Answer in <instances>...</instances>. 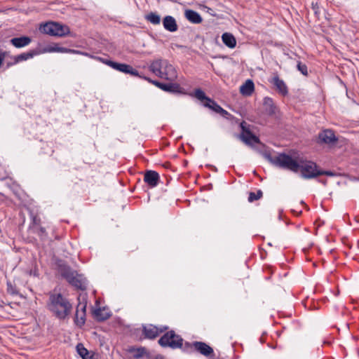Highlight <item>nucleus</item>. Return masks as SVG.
<instances>
[{
    "mask_svg": "<svg viewBox=\"0 0 359 359\" xmlns=\"http://www.w3.org/2000/svg\"><path fill=\"white\" fill-rule=\"evenodd\" d=\"M263 156L273 165L292 171L300 172L302 177L304 179H313L318 177L319 166L311 161H302L299 162L285 153H278L273 156L270 151H264Z\"/></svg>",
    "mask_w": 359,
    "mask_h": 359,
    "instance_id": "nucleus-1",
    "label": "nucleus"
},
{
    "mask_svg": "<svg viewBox=\"0 0 359 359\" xmlns=\"http://www.w3.org/2000/svg\"><path fill=\"white\" fill-rule=\"evenodd\" d=\"M46 308L56 318L65 320L70 315L72 304L62 294L53 291L48 293Z\"/></svg>",
    "mask_w": 359,
    "mask_h": 359,
    "instance_id": "nucleus-2",
    "label": "nucleus"
},
{
    "mask_svg": "<svg viewBox=\"0 0 359 359\" xmlns=\"http://www.w3.org/2000/svg\"><path fill=\"white\" fill-rule=\"evenodd\" d=\"M54 261L55 269L63 279L76 289L86 290V278L82 274L74 270L64 259L55 258Z\"/></svg>",
    "mask_w": 359,
    "mask_h": 359,
    "instance_id": "nucleus-3",
    "label": "nucleus"
},
{
    "mask_svg": "<svg viewBox=\"0 0 359 359\" xmlns=\"http://www.w3.org/2000/svg\"><path fill=\"white\" fill-rule=\"evenodd\" d=\"M158 344L163 348L169 347L172 349L180 348L182 352L191 354L195 351L194 341L184 343V339L176 334L174 330L167 331L158 341Z\"/></svg>",
    "mask_w": 359,
    "mask_h": 359,
    "instance_id": "nucleus-4",
    "label": "nucleus"
},
{
    "mask_svg": "<svg viewBox=\"0 0 359 359\" xmlns=\"http://www.w3.org/2000/svg\"><path fill=\"white\" fill-rule=\"evenodd\" d=\"M150 70L156 76L170 81L177 77V71L166 60H156L149 66Z\"/></svg>",
    "mask_w": 359,
    "mask_h": 359,
    "instance_id": "nucleus-5",
    "label": "nucleus"
},
{
    "mask_svg": "<svg viewBox=\"0 0 359 359\" xmlns=\"http://www.w3.org/2000/svg\"><path fill=\"white\" fill-rule=\"evenodd\" d=\"M39 30L41 33L60 37L70 34V29L67 25L57 22H48L42 24Z\"/></svg>",
    "mask_w": 359,
    "mask_h": 359,
    "instance_id": "nucleus-6",
    "label": "nucleus"
},
{
    "mask_svg": "<svg viewBox=\"0 0 359 359\" xmlns=\"http://www.w3.org/2000/svg\"><path fill=\"white\" fill-rule=\"evenodd\" d=\"M97 60L101 61L102 63L108 65L112 69L118 71L122 73L128 74L131 76H138L140 78H142L143 76L140 74L137 70L134 69L131 65L125 64V63H119L117 62L112 61L107 58L97 57Z\"/></svg>",
    "mask_w": 359,
    "mask_h": 359,
    "instance_id": "nucleus-7",
    "label": "nucleus"
},
{
    "mask_svg": "<svg viewBox=\"0 0 359 359\" xmlns=\"http://www.w3.org/2000/svg\"><path fill=\"white\" fill-rule=\"evenodd\" d=\"M241 133L240 138L241 140L249 146H253L255 144H260L259 138L256 136L250 129L246 126V123L243 121L241 123Z\"/></svg>",
    "mask_w": 359,
    "mask_h": 359,
    "instance_id": "nucleus-8",
    "label": "nucleus"
},
{
    "mask_svg": "<svg viewBox=\"0 0 359 359\" xmlns=\"http://www.w3.org/2000/svg\"><path fill=\"white\" fill-rule=\"evenodd\" d=\"M143 79L145 80H148L149 81L153 83L156 86L158 87L160 89L163 91L172 93H178V94H184V89L180 86L179 83H162L158 81H151L149 79L143 76Z\"/></svg>",
    "mask_w": 359,
    "mask_h": 359,
    "instance_id": "nucleus-9",
    "label": "nucleus"
},
{
    "mask_svg": "<svg viewBox=\"0 0 359 359\" xmlns=\"http://www.w3.org/2000/svg\"><path fill=\"white\" fill-rule=\"evenodd\" d=\"M338 137L331 129H325L320 132L317 136V143L334 146L338 142Z\"/></svg>",
    "mask_w": 359,
    "mask_h": 359,
    "instance_id": "nucleus-10",
    "label": "nucleus"
},
{
    "mask_svg": "<svg viewBox=\"0 0 359 359\" xmlns=\"http://www.w3.org/2000/svg\"><path fill=\"white\" fill-rule=\"evenodd\" d=\"M276 88V91L282 96L285 97L288 95V88L283 80L280 79L277 74L269 81Z\"/></svg>",
    "mask_w": 359,
    "mask_h": 359,
    "instance_id": "nucleus-11",
    "label": "nucleus"
},
{
    "mask_svg": "<svg viewBox=\"0 0 359 359\" xmlns=\"http://www.w3.org/2000/svg\"><path fill=\"white\" fill-rule=\"evenodd\" d=\"M194 346L195 351L205 357L213 358L215 355L213 348L205 342L196 341Z\"/></svg>",
    "mask_w": 359,
    "mask_h": 359,
    "instance_id": "nucleus-12",
    "label": "nucleus"
},
{
    "mask_svg": "<svg viewBox=\"0 0 359 359\" xmlns=\"http://www.w3.org/2000/svg\"><path fill=\"white\" fill-rule=\"evenodd\" d=\"M76 53V54H83L79 50L70 49L65 47H61L58 44L50 45L42 50H41V54L45 53Z\"/></svg>",
    "mask_w": 359,
    "mask_h": 359,
    "instance_id": "nucleus-13",
    "label": "nucleus"
},
{
    "mask_svg": "<svg viewBox=\"0 0 359 359\" xmlns=\"http://www.w3.org/2000/svg\"><path fill=\"white\" fill-rule=\"evenodd\" d=\"M144 181L150 188L156 187L160 182L159 174L154 170H146L144 174Z\"/></svg>",
    "mask_w": 359,
    "mask_h": 359,
    "instance_id": "nucleus-14",
    "label": "nucleus"
},
{
    "mask_svg": "<svg viewBox=\"0 0 359 359\" xmlns=\"http://www.w3.org/2000/svg\"><path fill=\"white\" fill-rule=\"evenodd\" d=\"M263 106L265 114L268 116H272L275 115L278 111V107L271 97H265L263 100Z\"/></svg>",
    "mask_w": 359,
    "mask_h": 359,
    "instance_id": "nucleus-15",
    "label": "nucleus"
},
{
    "mask_svg": "<svg viewBox=\"0 0 359 359\" xmlns=\"http://www.w3.org/2000/svg\"><path fill=\"white\" fill-rule=\"evenodd\" d=\"M158 327L152 324L142 326V334L144 338L154 339L158 336Z\"/></svg>",
    "mask_w": 359,
    "mask_h": 359,
    "instance_id": "nucleus-16",
    "label": "nucleus"
},
{
    "mask_svg": "<svg viewBox=\"0 0 359 359\" xmlns=\"http://www.w3.org/2000/svg\"><path fill=\"white\" fill-rule=\"evenodd\" d=\"M32 42V38L28 36L14 37L10 40L11 44L17 48H21L28 46Z\"/></svg>",
    "mask_w": 359,
    "mask_h": 359,
    "instance_id": "nucleus-17",
    "label": "nucleus"
},
{
    "mask_svg": "<svg viewBox=\"0 0 359 359\" xmlns=\"http://www.w3.org/2000/svg\"><path fill=\"white\" fill-rule=\"evenodd\" d=\"M163 25L165 29L170 32H175L178 29L176 20L171 15H166L163 18Z\"/></svg>",
    "mask_w": 359,
    "mask_h": 359,
    "instance_id": "nucleus-18",
    "label": "nucleus"
},
{
    "mask_svg": "<svg viewBox=\"0 0 359 359\" xmlns=\"http://www.w3.org/2000/svg\"><path fill=\"white\" fill-rule=\"evenodd\" d=\"M76 351L82 359H98L97 355L95 353L89 351L81 343H79L76 345Z\"/></svg>",
    "mask_w": 359,
    "mask_h": 359,
    "instance_id": "nucleus-19",
    "label": "nucleus"
},
{
    "mask_svg": "<svg viewBox=\"0 0 359 359\" xmlns=\"http://www.w3.org/2000/svg\"><path fill=\"white\" fill-rule=\"evenodd\" d=\"M184 16L187 20L194 24H200L203 21L201 15L192 9H187L184 12Z\"/></svg>",
    "mask_w": 359,
    "mask_h": 359,
    "instance_id": "nucleus-20",
    "label": "nucleus"
},
{
    "mask_svg": "<svg viewBox=\"0 0 359 359\" xmlns=\"http://www.w3.org/2000/svg\"><path fill=\"white\" fill-rule=\"evenodd\" d=\"M41 54V50L40 49H33L30 50L26 53H22L20 55H15V62H21L22 61L27 60L30 58L34 57L36 55H38Z\"/></svg>",
    "mask_w": 359,
    "mask_h": 359,
    "instance_id": "nucleus-21",
    "label": "nucleus"
},
{
    "mask_svg": "<svg viewBox=\"0 0 359 359\" xmlns=\"http://www.w3.org/2000/svg\"><path fill=\"white\" fill-rule=\"evenodd\" d=\"M128 353L133 354V357L134 359H140L144 355H146L147 358L149 357V353H147V350L145 347L140 346L136 348L135 346H130L128 349Z\"/></svg>",
    "mask_w": 359,
    "mask_h": 359,
    "instance_id": "nucleus-22",
    "label": "nucleus"
},
{
    "mask_svg": "<svg viewBox=\"0 0 359 359\" xmlns=\"http://www.w3.org/2000/svg\"><path fill=\"white\" fill-rule=\"evenodd\" d=\"M93 314L94 318L99 322L104 321L109 319L111 316V313L105 311L104 308H97L93 310Z\"/></svg>",
    "mask_w": 359,
    "mask_h": 359,
    "instance_id": "nucleus-23",
    "label": "nucleus"
},
{
    "mask_svg": "<svg viewBox=\"0 0 359 359\" xmlns=\"http://www.w3.org/2000/svg\"><path fill=\"white\" fill-rule=\"evenodd\" d=\"M255 90V84L251 79H248L241 87L240 92L243 95L249 96Z\"/></svg>",
    "mask_w": 359,
    "mask_h": 359,
    "instance_id": "nucleus-24",
    "label": "nucleus"
},
{
    "mask_svg": "<svg viewBox=\"0 0 359 359\" xmlns=\"http://www.w3.org/2000/svg\"><path fill=\"white\" fill-rule=\"evenodd\" d=\"M222 42L229 48H233L236 46V40L235 36L228 32H225L222 36Z\"/></svg>",
    "mask_w": 359,
    "mask_h": 359,
    "instance_id": "nucleus-25",
    "label": "nucleus"
},
{
    "mask_svg": "<svg viewBox=\"0 0 359 359\" xmlns=\"http://www.w3.org/2000/svg\"><path fill=\"white\" fill-rule=\"evenodd\" d=\"M31 231L37 235L41 241H46L48 238V232L46 228L43 226L39 225L36 228L31 230Z\"/></svg>",
    "mask_w": 359,
    "mask_h": 359,
    "instance_id": "nucleus-26",
    "label": "nucleus"
},
{
    "mask_svg": "<svg viewBox=\"0 0 359 359\" xmlns=\"http://www.w3.org/2000/svg\"><path fill=\"white\" fill-rule=\"evenodd\" d=\"M75 324L81 327L86 323V313L79 311V306H76V310L74 316Z\"/></svg>",
    "mask_w": 359,
    "mask_h": 359,
    "instance_id": "nucleus-27",
    "label": "nucleus"
},
{
    "mask_svg": "<svg viewBox=\"0 0 359 359\" xmlns=\"http://www.w3.org/2000/svg\"><path fill=\"white\" fill-rule=\"evenodd\" d=\"M147 21L156 25L161 23V16L156 12H150L144 16Z\"/></svg>",
    "mask_w": 359,
    "mask_h": 359,
    "instance_id": "nucleus-28",
    "label": "nucleus"
},
{
    "mask_svg": "<svg viewBox=\"0 0 359 359\" xmlns=\"http://www.w3.org/2000/svg\"><path fill=\"white\" fill-rule=\"evenodd\" d=\"M203 106L212 109L216 113H217L218 111H219V109L221 107L220 105H219L214 100L211 98L208 99V102H203Z\"/></svg>",
    "mask_w": 359,
    "mask_h": 359,
    "instance_id": "nucleus-29",
    "label": "nucleus"
},
{
    "mask_svg": "<svg viewBox=\"0 0 359 359\" xmlns=\"http://www.w3.org/2000/svg\"><path fill=\"white\" fill-rule=\"evenodd\" d=\"M6 286V291L8 294L12 296L20 294L19 290H18L16 285L15 284H13L10 280L7 281Z\"/></svg>",
    "mask_w": 359,
    "mask_h": 359,
    "instance_id": "nucleus-30",
    "label": "nucleus"
},
{
    "mask_svg": "<svg viewBox=\"0 0 359 359\" xmlns=\"http://www.w3.org/2000/svg\"><path fill=\"white\" fill-rule=\"evenodd\" d=\"M41 225V220L37 215H34L33 213L31 214V222L29 224L30 231L36 226Z\"/></svg>",
    "mask_w": 359,
    "mask_h": 359,
    "instance_id": "nucleus-31",
    "label": "nucleus"
},
{
    "mask_svg": "<svg viewBox=\"0 0 359 359\" xmlns=\"http://www.w3.org/2000/svg\"><path fill=\"white\" fill-rule=\"evenodd\" d=\"M262 196H263V192L260 189L257 190V193L251 191L249 193L248 201L250 203H252L255 201L260 199Z\"/></svg>",
    "mask_w": 359,
    "mask_h": 359,
    "instance_id": "nucleus-32",
    "label": "nucleus"
},
{
    "mask_svg": "<svg viewBox=\"0 0 359 359\" xmlns=\"http://www.w3.org/2000/svg\"><path fill=\"white\" fill-rule=\"evenodd\" d=\"M194 96L201 102H208V100L210 99V97L206 96L204 91L201 88H197L195 90Z\"/></svg>",
    "mask_w": 359,
    "mask_h": 359,
    "instance_id": "nucleus-33",
    "label": "nucleus"
},
{
    "mask_svg": "<svg viewBox=\"0 0 359 359\" xmlns=\"http://www.w3.org/2000/svg\"><path fill=\"white\" fill-rule=\"evenodd\" d=\"M297 68L304 76L308 75L307 66L301 61L297 62Z\"/></svg>",
    "mask_w": 359,
    "mask_h": 359,
    "instance_id": "nucleus-34",
    "label": "nucleus"
},
{
    "mask_svg": "<svg viewBox=\"0 0 359 359\" xmlns=\"http://www.w3.org/2000/svg\"><path fill=\"white\" fill-rule=\"evenodd\" d=\"M320 175H326L330 177H334L336 176V173L334 172H332L331 170H324L323 169H320L319 168V172H318V177Z\"/></svg>",
    "mask_w": 359,
    "mask_h": 359,
    "instance_id": "nucleus-35",
    "label": "nucleus"
},
{
    "mask_svg": "<svg viewBox=\"0 0 359 359\" xmlns=\"http://www.w3.org/2000/svg\"><path fill=\"white\" fill-rule=\"evenodd\" d=\"M312 9H313V13H314L315 15L316 16V18L318 19H319V13L320 12H319V8H318V5L317 4H316V5L313 4L312 5Z\"/></svg>",
    "mask_w": 359,
    "mask_h": 359,
    "instance_id": "nucleus-36",
    "label": "nucleus"
},
{
    "mask_svg": "<svg viewBox=\"0 0 359 359\" xmlns=\"http://www.w3.org/2000/svg\"><path fill=\"white\" fill-rule=\"evenodd\" d=\"M77 306H79V311H80L81 312H83V313H86V303H85V304L79 303V304L77 305Z\"/></svg>",
    "mask_w": 359,
    "mask_h": 359,
    "instance_id": "nucleus-37",
    "label": "nucleus"
},
{
    "mask_svg": "<svg viewBox=\"0 0 359 359\" xmlns=\"http://www.w3.org/2000/svg\"><path fill=\"white\" fill-rule=\"evenodd\" d=\"M11 59L13 60V61H11V62H8L6 63V68H9V67H11V66H13V65H15L18 64V62H15V56L11 57Z\"/></svg>",
    "mask_w": 359,
    "mask_h": 359,
    "instance_id": "nucleus-38",
    "label": "nucleus"
},
{
    "mask_svg": "<svg viewBox=\"0 0 359 359\" xmlns=\"http://www.w3.org/2000/svg\"><path fill=\"white\" fill-rule=\"evenodd\" d=\"M168 330V327L166 326V325H163V326H161L160 327H158V335L161 334V333H163L164 332H165L166 330Z\"/></svg>",
    "mask_w": 359,
    "mask_h": 359,
    "instance_id": "nucleus-39",
    "label": "nucleus"
},
{
    "mask_svg": "<svg viewBox=\"0 0 359 359\" xmlns=\"http://www.w3.org/2000/svg\"><path fill=\"white\" fill-rule=\"evenodd\" d=\"M217 114H219L223 116L229 115V112L226 110L224 109L222 107H220L219 111H218Z\"/></svg>",
    "mask_w": 359,
    "mask_h": 359,
    "instance_id": "nucleus-40",
    "label": "nucleus"
},
{
    "mask_svg": "<svg viewBox=\"0 0 359 359\" xmlns=\"http://www.w3.org/2000/svg\"><path fill=\"white\" fill-rule=\"evenodd\" d=\"M155 359H165V357L161 354H158L155 357Z\"/></svg>",
    "mask_w": 359,
    "mask_h": 359,
    "instance_id": "nucleus-41",
    "label": "nucleus"
},
{
    "mask_svg": "<svg viewBox=\"0 0 359 359\" xmlns=\"http://www.w3.org/2000/svg\"><path fill=\"white\" fill-rule=\"evenodd\" d=\"M318 182L323 184L324 185H326V184H327L326 180H318Z\"/></svg>",
    "mask_w": 359,
    "mask_h": 359,
    "instance_id": "nucleus-42",
    "label": "nucleus"
},
{
    "mask_svg": "<svg viewBox=\"0 0 359 359\" xmlns=\"http://www.w3.org/2000/svg\"><path fill=\"white\" fill-rule=\"evenodd\" d=\"M292 212H293L294 213H297V215H300V214L302 213V211H301V210H300L299 212H296L295 210H292Z\"/></svg>",
    "mask_w": 359,
    "mask_h": 359,
    "instance_id": "nucleus-43",
    "label": "nucleus"
},
{
    "mask_svg": "<svg viewBox=\"0 0 359 359\" xmlns=\"http://www.w3.org/2000/svg\"><path fill=\"white\" fill-rule=\"evenodd\" d=\"M137 247L131 248L130 251L133 252L134 250H137Z\"/></svg>",
    "mask_w": 359,
    "mask_h": 359,
    "instance_id": "nucleus-44",
    "label": "nucleus"
},
{
    "mask_svg": "<svg viewBox=\"0 0 359 359\" xmlns=\"http://www.w3.org/2000/svg\"><path fill=\"white\" fill-rule=\"evenodd\" d=\"M53 151H54L52 149V148H50V152H49V153H50V154H53Z\"/></svg>",
    "mask_w": 359,
    "mask_h": 359,
    "instance_id": "nucleus-45",
    "label": "nucleus"
},
{
    "mask_svg": "<svg viewBox=\"0 0 359 359\" xmlns=\"http://www.w3.org/2000/svg\"><path fill=\"white\" fill-rule=\"evenodd\" d=\"M301 203L306 205V204L304 203V202L303 201H302Z\"/></svg>",
    "mask_w": 359,
    "mask_h": 359,
    "instance_id": "nucleus-46",
    "label": "nucleus"
}]
</instances>
